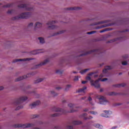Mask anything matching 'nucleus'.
Segmentation results:
<instances>
[{"instance_id": "1", "label": "nucleus", "mask_w": 129, "mask_h": 129, "mask_svg": "<svg viewBox=\"0 0 129 129\" xmlns=\"http://www.w3.org/2000/svg\"><path fill=\"white\" fill-rule=\"evenodd\" d=\"M27 99H28V97L26 96H22L20 98L17 99L14 103V104H15V105L17 106L16 110H19V109L23 108L22 103L23 102V101H25V100H27Z\"/></svg>"}, {"instance_id": "2", "label": "nucleus", "mask_w": 129, "mask_h": 129, "mask_svg": "<svg viewBox=\"0 0 129 129\" xmlns=\"http://www.w3.org/2000/svg\"><path fill=\"white\" fill-rule=\"evenodd\" d=\"M32 15V13L30 12L23 13L19 16H16L13 18V20H19V19H28Z\"/></svg>"}, {"instance_id": "3", "label": "nucleus", "mask_w": 129, "mask_h": 129, "mask_svg": "<svg viewBox=\"0 0 129 129\" xmlns=\"http://www.w3.org/2000/svg\"><path fill=\"white\" fill-rule=\"evenodd\" d=\"M53 111H55L56 112H57L51 115L53 117L55 116H59L60 114H63L65 113V111H64V110L63 109H60V108H57L56 107H54L53 108Z\"/></svg>"}, {"instance_id": "4", "label": "nucleus", "mask_w": 129, "mask_h": 129, "mask_svg": "<svg viewBox=\"0 0 129 129\" xmlns=\"http://www.w3.org/2000/svg\"><path fill=\"white\" fill-rule=\"evenodd\" d=\"M87 80H89L91 85L96 87V88H99L100 87V84H99V80H96L95 81L91 80V78L90 76L86 77Z\"/></svg>"}, {"instance_id": "5", "label": "nucleus", "mask_w": 129, "mask_h": 129, "mask_svg": "<svg viewBox=\"0 0 129 129\" xmlns=\"http://www.w3.org/2000/svg\"><path fill=\"white\" fill-rule=\"evenodd\" d=\"M34 123H26V124H16L14 125V127H21L22 128H27V127H32L34 126Z\"/></svg>"}, {"instance_id": "6", "label": "nucleus", "mask_w": 129, "mask_h": 129, "mask_svg": "<svg viewBox=\"0 0 129 129\" xmlns=\"http://www.w3.org/2000/svg\"><path fill=\"white\" fill-rule=\"evenodd\" d=\"M96 98L99 99L100 104H106V103H108V101L106 100V98H105L104 96L97 95L96 96Z\"/></svg>"}, {"instance_id": "7", "label": "nucleus", "mask_w": 129, "mask_h": 129, "mask_svg": "<svg viewBox=\"0 0 129 129\" xmlns=\"http://www.w3.org/2000/svg\"><path fill=\"white\" fill-rule=\"evenodd\" d=\"M112 68L110 66H106L105 69L103 70V74L100 75V77H105V76H107V74H108V70H111Z\"/></svg>"}, {"instance_id": "8", "label": "nucleus", "mask_w": 129, "mask_h": 129, "mask_svg": "<svg viewBox=\"0 0 129 129\" xmlns=\"http://www.w3.org/2000/svg\"><path fill=\"white\" fill-rule=\"evenodd\" d=\"M55 23H56L55 21H49L48 23H47V25H48V28L50 29V30L57 29V26L53 25Z\"/></svg>"}, {"instance_id": "9", "label": "nucleus", "mask_w": 129, "mask_h": 129, "mask_svg": "<svg viewBox=\"0 0 129 129\" xmlns=\"http://www.w3.org/2000/svg\"><path fill=\"white\" fill-rule=\"evenodd\" d=\"M18 8H22L26 11H32V8H30V5L27 4H21L18 5Z\"/></svg>"}, {"instance_id": "10", "label": "nucleus", "mask_w": 129, "mask_h": 129, "mask_svg": "<svg viewBox=\"0 0 129 129\" xmlns=\"http://www.w3.org/2000/svg\"><path fill=\"white\" fill-rule=\"evenodd\" d=\"M31 60H33L32 58H23V59H14L13 61V63H16V62H20V61H31Z\"/></svg>"}, {"instance_id": "11", "label": "nucleus", "mask_w": 129, "mask_h": 129, "mask_svg": "<svg viewBox=\"0 0 129 129\" xmlns=\"http://www.w3.org/2000/svg\"><path fill=\"white\" fill-rule=\"evenodd\" d=\"M30 75H34V74H28L27 75L23 76L22 77H20L15 80V81H21V80H23V79H26V78H28V77H30Z\"/></svg>"}, {"instance_id": "12", "label": "nucleus", "mask_w": 129, "mask_h": 129, "mask_svg": "<svg viewBox=\"0 0 129 129\" xmlns=\"http://www.w3.org/2000/svg\"><path fill=\"white\" fill-rule=\"evenodd\" d=\"M100 50H99V49H94V50H90L89 51H88L87 52H86L84 54H81L80 55V56H84L85 55H87L88 54H91V53H98L99 52H100Z\"/></svg>"}, {"instance_id": "13", "label": "nucleus", "mask_w": 129, "mask_h": 129, "mask_svg": "<svg viewBox=\"0 0 129 129\" xmlns=\"http://www.w3.org/2000/svg\"><path fill=\"white\" fill-rule=\"evenodd\" d=\"M49 62V59H47L45 60L43 62H41L40 64H38L35 66V68H38V67H40V66H42L43 65H45V64H47Z\"/></svg>"}, {"instance_id": "14", "label": "nucleus", "mask_w": 129, "mask_h": 129, "mask_svg": "<svg viewBox=\"0 0 129 129\" xmlns=\"http://www.w3.org/2000/svg\"><path fill=\"white\" fill-rule=\"evenodd\" d=\"M104 112L105 114H102L101 115V116H103V117H109V114H110V112L109 111L104 110Z\"/></svg>"}, {"instance_id": "15", "label": "nucleus", "mask_w": 129, "mask_h": 129, "mask_svg": "<svg viewBox=\"0 0 129 129\" xmlns=\"http://www.w3.org/2000/svg\"><path fill=\"white\" fill-rule=\"evenodd\" d=\"M80 7H71L67 8L68 11H77L78 10H80Z\"/></svg>"}, {"instance_id": "16", "label": "nucleus", "mask_w": 129, "mask_h": 129, "mask_svg": "<svg viewBox=\"0 0 129 129\" xmlns=\"http://www.w3.org/2000/svg\"><path fill=\"white\" fill-rule=\"evenodd\" d=\"M87 116V114H86V113L82 115V117H83L85 120H86V119H91V118H93L92 116H89L88 117H86V116Z\"/></svg>"}, {"instance_id": "17", "label": "nucleus", "mask_w": 129, "mask_h": 129, "mask_svg": "<svg viewBox=\"0 0 129 129\" xmlns=\"http://www.w3.org/2000/svg\"><path fill=\"white\" fill-rule=\"evenodd\" d=\"M87 88L86 87H84L83 88L78 90V92L79 93H80L81 92L82 93L84 94L85 93V90H86Z\"/></svg>"}, {"instance_id": "18", "label": "nucleus", "mask_w": 129, "mask_h": 129, "mask_svg": "<svg viewBox=\"0 0 129 129\" xmlns=\"http://www.w3.org/2000/svg\"><path fill=\"white\" fill-rule=\"evenodd\" d=\"M72 123L74 125H78L79 124H81V123H82V122L81 121L75 120L73 121Z\"/></svg>"}, {"instance_id": "19", "label": "nucleus", "mask_w": 129, "mask_h": 129, "mask_svg": "<svg viewBox=\"0 0 129 129\" xmlns=\"http://www.w3.org/2000/svg\"><path fill=\"white\" fill-rule=\"evenodd\" d=\"M40 103H41L40 101H37L33 103L32 104H31V106L35 107V106H37V105H39V104H40Z\"/></svg>"}, {"instance_id": "20", "label": "nucleus", "mask_w": 129, "mask_h": 129, "mask_svg": "<svg viewBox=\"0 0 129 129\" xmlns=\"http://www.w3.org/2000/svg\"><path fill=\"white\" fill-rule=\"evenodd\" d=\"M114 87H124L125 86V84H117V85H114L113 86Z\"/></svg>"}, {"instance_id": "21", "label": "nucleus", "mask_w": 129, "mask_h": 129, "mask_svg": "<svg viewBox=\"0 0 129 129\" xmlns=\"http://www.w3.org/2000/svg\"><path fill=\"white\" fill-rule=\"evenodd\" d=\"M38 39L39 40L40 43L41 44H44V43H45V40H44V38H43L39 37V38H38Z\"/></svg>"}, {"instance_id": "22", "label": "nucleus", "mask_w": 129, "mask_h": 129, "mask_svg": "<svg viewBox=\"0 0 129 129\" xmlns=\"http://www.w3.org/2000/svg\"><path fill=\"white\" fill-rule=\"evenodd\" d=\"M68 106L69 107H70V108H77L76 106H75V105L73 104H68ZM77 108H78V107H77Z\"/></svg>"}, {"instance_id": "23", "label": "nucleus", "mask_w": 129, "mask_h": 129, "mask_svg": "<svg viewBox=\"0 0 129 129\" xmlns=\"http://www.w3.org/2000/svg\"><path fill=\"white\" fill-rule=\"evenodd\" d=\"M42 27V23L37 22L35 24V28H41Z\"/></svg>"}, {"instance_id": "24", "label": "nucleus", "mask_w": 129, "mask_h": 129, "mask_svg": "<svg viewBox=\"0 0 129 129\" xmlns=\"http://www.w3.org/2000/svg\"><path fill=\"white\" fill-rule=\"evenodd\" d=\"M89 69H86L83 70L80 72V73L81 74H84V73H86V72H87V71H89Z\"/></svg>"}, {"instance_id": "25", "label": "nucleus", "mask_w": 129, "mask_h": 129, "mask_svg": "<svg viewBox=\"0 0 129 129\" xmlns=\"http://www.w3.org/2000/svg\"><path fill=\"white\" fill-rule=\"evenodd\" d=\"M117 94L114 92H111L108 93V95H109L110 96H112L113 95H117Z\"/></svg>"}, {"instance_id": "26", "label": "nucleus", "mask_w": 129, "mask_h": 129, "mask_svg": "<svg viewBox=\"0 0 129 129\" xmlns=\"http://www.w3.org/2000/svg\"><path fill=\"white\" fill-rule=\"evenodd\" d=\"M43 80H44V79L40 78V79H38L37 80H36L35 82L34 83H39L40 82H42V81H43Z\"/></svg>"}, {"instance_id": "27", "label": "nucleus", "mask_w": 129, "mask_h": 129, "mask_svg": "<svg viewBox=\"0 0 129 129\" xmlns=\"http://www.w3.org/2000/svg\"><path fill=\"white\" fill-rule=\"evenodd\" d=\"M105 23H108V20L98 22L96 25H99L100 24H104Z\"/></svg>"}, {"instance_id": "28", "label": "nucleus", "mask_w": 129, "mask_h": 129, "mask_svg": "<svg viewBox=\"0 0 129 129\" xmlns=\"http://www.w3.org/2000/svg\"><path fill=\"white\" fill-rule=\"evenodd\" d=\"M11 7H13V4H8L4 6V8H11Z\"/></svg>"}, {"instance_id": "29", "label": "nucleus", "mask_w": 129, "mask_h": 129, "mask_svg": "<svg viewBox=\"0 0 129 129\" xmlns=\"http://www.w3.org/2000/svg\"><path fill=\"white\" fill-rule=\"evenodd\" d=\"M95 127H97V128H102V125H101L99 124H97L95 125Z\"/></svg>"}, {"instance_id": "30", "label": "nucleus", "mask_w": 129, "mask_h": 129, "mask_svg": "<svg viewBox=\"0 0 129 129\" xmlns=\"http://www.w3.org/2000/svg\"><path fill=\"white\" fill-rule=\"evenodd\" d=\"M117 40H120V38H117V39L110 40L108 42V43H112V42H115V41H117Z\"/></svg>"}, {"instance_id": "31", "label": "nucleus", "mask_w": 129, "mask_h": 129, "mask_svg": "<svg viewBox=\"0 0 129 129\" xmlns=\"http://www.w3.org/2000/svg\"><path fill=\"white\" fill-rule=\"evenodd\" d=\"M97 80H99V81H102V82H104V81H106V80H107V78H104V79H101L99 78Z\"/></svg>"}, {"instance_id": "32", "label": "nucleus", "mask_w": 129, "mask_h": 129, "mask_svg": "<svg viewBox=\"0 0 129 129\" xmlns=\"http://www.w3.org/2000/svg\"><path fill=\"white\" fill-rule=\"evenodd\" d=\"M106 31H109L108 29H105L104 30L100 31V33H104V32H106Z\"/></svg>"}, {"instance_id": "33", "label": "nucleus", "mask_w": 129, "mask_h": 129, "mask_svg": "<svg viewBox=\"0 0 129 129\" xmlns=\"http://www.w3.org/2000/svg\"><path fill=\"white\" fill-rule=\"evenodd\" d=\"M94 33H96V31H91V32H87V34L88 35H92V34H94Z\"/></svg>"}, {"instance_id": "34", "label": "nucleus", "mask_w": 129, "mask_h": 129, "mask_svg": "<svg viewBox=\"0 0 129 129\" xmlns=\"http://www.w3.org/2000/svg\"><path fill=\"white\" fill-rule=\"evenodd\" d=\"M51 94H52V96H56L57 95V94L54 92V91H51Z\"/></svg>"}, {"instance_id": "35", "label": "nucleus", "mask_w": 129, "mask_h": 129, "mask_svg": "<svg viewBox=\"0 0 129 129\" xmlns=\"http://www.w3.org/2000/svg\"><path fill=\"white\" fill-rule=\"evenodd\" d=\"M71 87V85H68L66 88V90H68L69 88Z\"/></svg>"}, {"instance_id": "36", "label": "nucleus", "mask_w": 129, "mask_h": 129, "mask_svg": "<svg viewBox=\"0 0 129 129\" xmlns=\"http://www.w3.org/2000/svg\"><path fill=\"white\" fill-rule=\"evenodd\" d=\"M128 57V55L126 54L123 56V59H127V58Z\"/></svg>"}, {"instance_id": "37", "label": "nucleus", "mask_w": 129, "mask_h": 129, "mask_svg": "<svg viewBox=\"0 0 129 129\" xmlns=\"http://www.w3.org/2000/svg\"><path fill=\"white\" fill-rule=\"evenodd\" d=\"M56 73H57V74H62V72L59 70H57L56 71Z\"/></svg>"}, {"instance_id": "38", "label": "nucleus", "mask_w": 129, "mask_h": 129, "mask_svg": "<svg viewBox=\"0 0 129 129\" xmlns=\"http://www.w3.org/2000/svg\"><path fill=\"white\" fill-rule=\"evenodd\" d=\"M90 113H91V114H97V112H94V111H90L89 112Z\"/></svg>"}, {"instance_id": "39", "label": "nucleus", "mask_w": 129, "mask_h": 129, "mask_svg": "<svg viewBox=\"0 0 129 129\" xmlns=\"http://www.w3.org/2000/svg\"><path fill=\"white\" fill-rule=\"evenodd\" d=\"M109 26H110L109 25H105L104 26H103L101 27H98L97 29H100L101 28H105V27H108Z\"/></svg>"}, {"instance_id": "40", "label": "nucleus", "mask_w": 129, "mask_h": 129, "mask_svg": "<svg viewBox=\"0 0 129 129\" xmlns=\"http://www.w3.org/2000/svg\"><path fill=\"white\" fill-rule=\"evenodd\" d=\"M122 64L123 66L127 65V62L124 61L122 62Z\"/></svg>"}, {"instance_id": "41", "label": "nucleus", "mask_w": 129, "mask_h": 129, "mask_svg": "<svg viewBox=\"0 0 129 129\" xmlns=\"http://www.w3.org/2000/svg\"><path fill=\"white\" fill-rule=\"evenodd\" d=\"M38 115H33L31 117V118H36L38 117Z\"/></svg>"}, {"instance_id": "42", "label": "nucleus", "mask_w": 129, "mask_h": 129, "mask_svg": "<svg viewBox=\"0 0 129 129\" xmlns=\"http://www.w3.org/2000/svg\"><path fill=\"white\" fill-rule=\"evenodd\" d=\"M67 128H69V129H73V126H72V125H69V126H67Z\"/></svg>"}, {"instance_id": "43", "label": "nucleus", "mask_w": 129, "mask_h": 129, "mask_svg": "<svg viewBox=\"0 0 129 129\" xmlns=\"http://www.w3.org/2000/svg\"><path fill=\"white\" fill-rule=\"evenodd\" d=\"M14 13V10H9L8 11V14H13Z\"/></svg>"}, {"instance_id": "44", "label": "nucleus", "mask_w": 129, "mask_h": 129, "mask_svg": "<svg viewBox=\"0 0 129 129\" xmlns=\"http://www.w3.org/2000/svg\"><path fill=\"white\" fill-rule=\"evenodd\" d=\"M78 79H79L78 76H76L74 79L75 81H78Z\"/></svg>"}, {"instance_id": "45", "label": "nucleus", "mask_w": 129, "mask_h": 129, "mask_svg": "<svg viewBox=\"0 0 129 129\" xmlns=\"http://www.w3.org/2000/svg\"><path fill=\"white\" fill-rule=\"evenodd\" d=\"M63 33H64V30L59 31L56 34V35H59V34H63Z\"/></svg>"}, {"instance_id": "46", "label": "nucleus", "mask_w": 129, "mask_h": 129, "mask_svg": "<svg viewBox=\"0 0 129 129\" xmlns=\"http://www.w3.org/2000/svg\"><path fill=\"white\" fill-rule=\"evenodd\" d=\"M33 23H30L29 25H28V28H30V27H33Z\"/></svg>"}, {"instance_id": "47", "label": "nucleus", "mask_w": 129, "mask_h": 129, "mask_svg": "<svg viewBox=\"0 0 129 129\" xmlns=\"http://www.w3.org/2000/svg\"><path fill=\"white\" fill-rule=\"evenodd\" d=\"M38 52H37V51H34L32 52V54H33V55H35L36 54H37Z\"/></svg>"}, {"instance_id": "48", "label": "nucleus", "mask_w": 129, "mask_h": 129, "mask_svg": "<svg viewBox=\"0 0 129 129\" xmlns=\"http://www.w3.org/2000/svg\"><path fill=\"white\" fill-rule=\"evenodd\" d=\"M87 82V81H84L82 82V84H86V83Z\"/></svg>"}, {"instance_id": "49", "label": "nucleus", "mask_w": 129, "mask_h": 129, "mask_svg": "<svg viewBox=\"0 0 129 129\" xmlns=\"http://www.w3.org/2000/svg\"><path fill=\"white\" fill-rule=\"evenodd\" d=\"M76 110H71L70 111H69V112H74L76 111Z\"/></svg>"}, {"instance_id": "50", "label": "nucleus", "mask_w": 129, "mask_h": 129, "mask_svg": "<svg viewBox=\"0 0 129 129\" xmlns=\"http://www.w3.org/2000/svg\"><path fill=\"white\" fill-rule=\"evenodd\" d=\"M88 100H89V101H91V100H92V98H91V97H89L88 98Z\"/></svg>"}, {"instance_id": "51", "label": "nucleus", "mask_w": 129, "mask_h": 129, "mask_svg": "<svg viewBox=\"0 0 129 129\" xmlns=\"http://www.w3.org/2000/svg\"><path fill=\"white\" fill-rule=\"evenodd\" d=\"M4 89V87H0V90H3Z\"/></svg>"}, {"instance_id": "52", "label": "nucleus", "mask_w": 129, "mask_h": 129, "mask_svg": "<svg viewBox=\"0 0 129 129\" xmlns=\"http://www.w3.org/2000/svg\"><path fill=\"white\" fill-rule=\"evenodd\" d=\"M84 111H85V112L88 111V109H85L84 110Z\"/></svg>"}, {"instance_id": "53", "label": "nucleus", "mask_w": 129, "mask_h": 129, "mask_svg": "<svg viewBox=\"0 0 129 129\" xmlns=\"http://www.w3.org/2000/svg\"><path fill=\"white\" fill-rule=\"evenodd\" d=\"M60 88H60V87H56V89L57 90H59Z\"/></svg>"}, {"instance_id": "54", "label": "nucleus", "mask_w": 129, "mask_h": 129, "mask_svg": "<svg viewBox=\"0 0 129 129\" xmlns=\"http://www.w3.org/2000/svg\"><path fill=\"white\" fill-rule=\"evenodd\" d=\"M92 74H93V73H91L89 74V76H91V75H92Z\"/></svg>"}, {"instance_id": "55", "label": "nucleus", "mask_w": 129, "mask_h": 129, "mask_svg": "<svg viewBox=\"0 0 129 129\" xmlns=\"http://www.w3.org/2000/svg\"><path fill=\"white\" fill-rule=\"evenodd\" d=\"M94 77H95V78H96V77H98V75H95V76H94Z\"/></svg>"}, {"instance_id": "56", "label": "nucleus", "mask_w": 129, "mask_h": 129, "mask_svg": "<svg viewBox=\"0 0 129 129\" xmlns=\"http://www.w3.org/2000/svg\"><path fill=\"white\" fill-rule=\"evenodd\" d=\"M116 127H117L116 126H115L113 127H112V129H115V128H116Z\"/></svg>"}, {"instance_id": "57", "label": "nucleus", "mask_w": 129, "mask_h": 129, "mask_svg": "<svg viewBox=\"0 0 129 129\" xmlns=\"http://www.w3.org/2000/svg\"><path fill=\"white\" fill-rule=\"evenodd\" d=\"M100 91V92H102V91H103V89H101Z\"/></svg>"}, {"instance_id": "58", "label": "nucleus", "mask_w": 129, "mask_h": 129, "mask_svg": "<svg viewBox=\"0 0 129 129\" xmlns=\"http://www.w3.org/2000/svg\"><path fill=\"white\" fill-rule=\"evenodd\" d=\"M127 32V30H124V31H121L120 33H122V32Z\"/></svg>"}, {"instance_id": "59", "label": "nucleus", "mask_w": 129, "mask_h": 129, "mask_svg": "<svg viewBox=\"0 0 129 129\" xmlns=\"http://www.w3.org/2000/svg\"><path fill=\"white\" fill-rule=\"evenodd\" d=\"M85 98H86V97H82V99H85Z\"/></svg>"}, {"instance_id": "60", "label": "nucleus", "mask_w": 129, "mask_h": 129, "mask_svg": "<svg viewBox=\"0 0 129 129\" xmlns=\"http://www.w3.org/2000/svg\"><path fill=\"white\" fill-rule=\"evenodd\" d=\"M73 73L76 74V73H77V72H73Z\"/></svg>"}, {"instance_id": "61", "label": "nucleus", "mask_w": 129, "mask_h": 129, "mask_svg": "<svg viewBox=\"0 0 129 129\" xmlns=\"http://www.w3.org/2000/svg\"><path fill=\"white\" fill-rule=\"evenodd\" d=\"M30 106H32V107H31V108H33V107H33V106H32V104L30 105Z\"/></svg>"}, {"instance_id": "62", "label": "nucleus", "mask_w": 129, "mask_h": 129, "mask_svg": "<svg viewBox=\"0 0 129 129\" xmlns=\"http://www.w3.org/2000/svg\"><path fill=\"white\" fill-rule=\"evenodd\" d=\"M34 129H40L39 128H34Z\"/></svg>"}, {"instance_id": "63", "label": "nucleus", "mask_w": 129, "mask_h": 129, "mask_svg": "<svg viewBox=\"0 0 129 129\" xmlns=\"http://www.w3.org/2000/svg\"><path fill=\"white\" fill-rule=\"evenodd\" d=\"M117 105H119V104H117Z\"/></svg>"}, {"instance_id": "64", "label": "nucleus", "mask_w": 129, "mask_h": 129, "mask_svg": "<svg viewBox=\"0 0 129 129\" xmlns=\"http://www.w3.org/2000/svg\"><path fill=\"white\" fill-rule=\"evenodd\" d=\"M65 102V101H63V102Z\"/></svg>"}]
</instances>
